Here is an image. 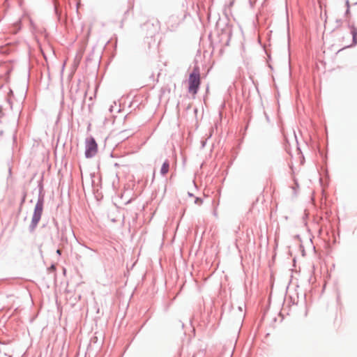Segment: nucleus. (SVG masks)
<instances>
[{
  "label": "nucleus",
  "instance_id": "1",
  "mask_svg": "<svg viewBox=\"0 0 357 357\" xmlns=\"http://www.w3.org/2000/svg\"><path fill=\"white\" fill-rule=\"evenodd\" d=\"M200 73L198 67H195L190 74L188 78V91L195 96L199 89L200 85Z\"/></svg>",
  "mask_w": 357,
  "mask_h": 357
},
{
  "label": "nucleus",
  "instance_id": "2",
  "mask_svg": "<svg viewBox=\"0 0 357 357\" xmlns=\"http://www.w3.org/2000/svg\"><path fill=\"white\" fill-rule=\"evenodd\" d=\"M98 152V144L92 137L86 140L85 156L87 158L93 157Z\"/></svg>",
  "mask_w": 357,
  "mask_h": 357
},
{
  "label": "nucleus",
  "instance_id": "3",
  "mask_svg": "<svg viewBox=\"0 0 357 357\" xmlns=\"http://www.w3.org/2000/svg\"><path fill=\"white\" fill-rule=\"evenodd\" d=\"M43 213V204L40 202H38L35 206L34 213L32 218L31 227L35 228L38 222L40 220Z\"/></svg>",
  "mask_w": 357,
  "mask_h": 357
},
{
  "label": "nucleus",
  "instance_id": "4",
  "mask_svg": "<svg viewBox=\"0 0 357 357\" xmlns=\"http://www.w3.org/2000/svg\"><path fill=\"white\" fill-rule=\"evenodd\" d=\"M169 162H165L162 166V168H161V174L165 175L166 174L168 171H169Z\"/></svg>",
  "mask_w": 357,
  "mask_h": 357
},
{
  "label": "nucleus",
  "instance_id": "5",
  "mask_svg": "<svg viewBox=\"0 0 357 357\" xmlns=\"http://www.w3.org/2000/svg\"><path fill=\"white\" fill-rule=\"evenodd\" d=\"M351 33L353 36V42L356 44L357 43V29L354 28L351 31Z\"/></svg>",
  "mask_w": 357,
  "mask_h": 357
},
{
  "label": "nucleus",
  "instance_id": "6",
  "mask_svg": "<svg viewBox=\"0 0 357 357\" xmlns=\"http://www.w3.org/2000/svg\"><path fill=\"white\" fill-rule=\"evenodd\" d=\"M12 167H8V177H11L12 176Z\"/></svg>",
  "mask_w": 357,
  "mask_h": 357
},
{
  "label": "nucleus",
  "instance_id": "7",
  "mask_svg": "<svg viewBox=\"0 0 357 357\" xmlns=\"http://www.w3.org/2000/svg\"><path fill=\"white\" fill-rule=\"evenodd\" d=\"M42 54H43L44 58H45V59H47V58H46V55L45 54V53H44L43 51H42Z\"/></svg>",
  "mask_w": 357,
  "mask_h": 357
},
{
  "label": "nucleus",
  "instance_id": "8",
  "mask_svg": "<svg viewBox=\"0 0 357 357\" xmlns=\"http://www.w3.org/2000/svg\"><path fill=\"white\" fill-rule=\"evenodd\" d=\"M56 252H57L59 255H61V250H56Z\"/></svg>",
  "mask_w": 357,
  "mask_h": 357
},
{
  "label": "nucleus",
  "instance_id": "9",
  "mask_svg": "<svg viewBox=\"0 0 357 357\" xmlns=\"http://www.w3.org/2000/svg\"><path fill=\"white\" fill-rule=\"evenodd\" d=\"M196 202L201 203V201H199V199H197Z\"/></svg>",
  "mask_w": 357,
  "mask_h": 357
}]
</instances>
